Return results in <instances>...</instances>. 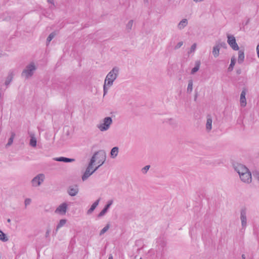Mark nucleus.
Instances as JSON below:
<instances>
[{
	"instance_id": "f257e3e1",
	"label": "nucleus",
	"mask_w": 259,
	"mask_h": 259,
	"mask_svg": "<svg viewBox=\"0 0 259 259\" xmlns=\"http://www.w3.org/2000/svg\"><path fill=\"white\" fill-rule=\"evenodd\" d=\"M119 68L114 67L107 75L104 82L107 83L108 87H110L113 81L116 79L119 73Z\"/></svg>"
},
{
	"instance_id": "f03ea898",
	"label": "nucleus",
	"mask_w": 259,
	"mask_h": 259,
	"mask_svg": "<svg viewBox=\"0 0 259 259\" xmlns=\"http://www.w3.org/2000/svg\"><path fill=\"white\" fill-rule=\"evenodd\" d=\"M106 154L104 150H99L96 152L92 157L91 160L94 159V163L96 160H98V163L100 165L104 164L106 160Z\"/></svg>"
},
{
	"instance_id": "7ed1b4c3",
	"label": "nucleus",
	"mask_w": 259,
	"mask_h": 259,
	"mask_svg": "<svg viewBox=\"0 0 259 259\" xmlns=\"http://www.w3.org/2000/svg\"><path fill=\"white\" fill-rule=\"evenodd\" d=\"M36 67L33 63H31L27 65L25 68L23 70L21 76L24 77L25 79H28L31 77L36 70Z\"/></svg>"
},
{
	"instance_id": "20e7f679",
	"label": "nucleus",
	"mask_w": 259,
	"mask_h": 259,
	"mask_svg": "<svg viewBox=\"0 0 259 259\" xmlns=\"http://www.w3.org/2000/svg\"><path fill=\"white\" fill-rule=\"evenodd\" d=\"M112 123V119L111 117H106L103 119V123L98 124L97 127L101 132H104L109 129Z\"/></svg>"
},
{
	"instance_id": "39448f33",
	"label": "nucleus",
	"mask_w": 259,
	"mask_h": 259,
	"mask_svg": "<svg viewBox=\"0 0 259 259\" xmlns=\"http://www.w3.org/2000/svg\"><path fill=\"white\" fill-rule=\"evenodd\" d=\"M45 179V175L39 174L34 177L31 181L32 186L37 187L39 186L44 182Z\"/></svg>"
},
{
	"instance_id": "423d86ee",
	"label": "nucleus",
	"mask_w": 259,
	"mask_h": 259,
	"mask_svg": "<svg viewBox=\"0 0 259 259\" xmlns=\"http://www.w3.org/2000/svg\"><path fill=\"white\" fill-rule=\"evenodd\" d=\"M227 42L230 46L235 51H238L239 48L236 42V39L233 35L228 34L227 35Z\"/></svg>"
},
{
	"instance_id": "0eeeda50",
	"label": "nucleus",
	"mask_w": 259,
	"mask_h": 259,
	"mask_svg": "<svg viewBox=\"0 0 259 259\" xmlns=\"http://www.w3.org/2000/svg\"><path fill=\"white\" fill-rule=\"evenodd\" d=\"M94 159L91 160L90 162L85 171L83 175L82 176V181L86 180L91 175H92L94 172L93 171H91V169L93 167V165L94 164Z\"/></svg>"
},
{
	"instance_id": "6e6552de",
	"label": "nucleus",
	"mask_w": 259,
	"mask_h": 259,
	"mask_svg": "<svg viewBox=\"0 0 259 259\" xmlns=\"http://www.w3.org/2000/svg\"><path fill=\"white\" fill-rule=\"evenodd\" d=\"M235 169L239 174V176H241L242 174L243 175L244 174L250 172L249 169L245 166L240 164L237 165L235 167Z\"/></svg>"
},
{
	"instance_id": "1a4fd4ad",
	"label": "nucleus",
	"mask_w": 259,
	"mask_h": 259,
	"mask_svg": "<svg viewBox=\"0 0 259 259\" xmlns=\"http://www.w3.org/2000/svg\"><path fill=\"white\" fill-rule=\"evenodd\" d=\"M79 192L78 187L76 185L70 186L67 190L68 194L71 196H76Z\"/></svg>"
},
{
	"instance_id": "9d476101",
	"label": "nucleus",
	"mask_w": 259,
	"mask_h": 259,
	"mask_svg": "<svg viewBox=\"0 0 259 259\" xmlns=\"http://www.w3.org/2000/svg\"><path fill=\"white\" fill-rule=\"evenodd\" d=\"M240 219L242 228H245L247 225L246 210L245 208H242L241 210Z\"/></svg>"
},
{
	"instance_id": "9b49d317",
	"label": "nucleus",
	"mask_w": 259,
	"mask_h": 259,
	"mask_svg": "<svg viewBox=\"0 0 259 259\" xmlns=\"http://www.w3.org/2000/svg\"><path fill=\"white\" fill-rule=\"evenodd\" d=\"M67 205L66 203L60 204L55 210V213L61 214H65L66 212Z\"/></svg>"
},
{
	"instance_id": "f8f14e48",
	"label": "nucleus",
	"mask_w": 259,
	"mask_h": 259,
	"mask_svg": "<svg viewBox=\"0 0 259 259\" xmlns=\"http://www.w3.org/2000/svg\"><path fill=\"white\" fill-rule=\"evenodd\" d=\"M240 178L242 182L249 184L251 182V174L249 172L243 175L242 174L241 176H240Z\"/></svg>"
},
{
	"instance_id": "ddd939ff",
	"label": "nucleus",
	"mask_w": 259,
	"mask_h": 259,
	"mask_svg": "<svg viewBox=\"0 0 259 259\" xmlns=\"http://www.w3.org/2000/svg\"><path fill=\"white\" fill-rule=\"evenodd\" d=\"M246 94V90L245 89H243V90L241 92V95H240V105L242 107H245L246 105V100L245 98V95Z\"/></svg>"
},
{
	"instance_id": "4468645a",
	"label": "nucleus",
	"mask_w": 259,
	"mask_h": 259,
	"mask_svg": "<svg viewBox=\"0 0 259 259\" xmlns=\"http://www.w3.org/2000/svg\"><path fill=\"white\" fill-rule=\"evenodd\" d=\"M113 203L112 200H110L108 202V203L105 205L104 208L102 209V210L98 214V217H101L105 215V214L107 212L108 209L110 207V206Z\"/></svg>"
},
{
	"instance_id": "2eb2a0df",
	"label": "nucleus",
	"mask_w": 259,
	"mask_h": 259,
	"mask_svg": "<svg viewBox=\"0 0 259 259\" xmlns=\"http://www.w3.org/2000/svg\"><path fill=\"white\" fill-rule=\"evenodd\" d=\"M212 120L210 115H207L206 123V130L207 132H210L212 129Z\"/></svg>"
},
{
	"instance_id": "dca6fc26",
	"label": "nucleus",
	"mask_w": 259,
	"mask_h": 259,
	"mask_svg": "<svg viewBox=\"0 0 259 259\" xmlns=\"http://www.w3.org/2000/svg\"><path fill=\"white\" fill-rule=\"evenodd\" d=\"M54 160L57 161L64 162H72L75 161V159L69 158L64 157H60L54 158Z\"/></svg>"
},
{
	"instance_id": "f3484780",
	"label": "nucleus",
	"mask_w": 259,
	"mask_h": 259,
	"mask_svg": "<svg viewBox=\"0 0 259 259\" xmlns=\"http://www.w3.org/2000/svg\"><path fill=\"white\" fill-rule=\"evenodd\" d=\"M100 201V198H99L95 202H94V203L92 205L90 208L87 211L88 214H90L93 212V211L95 209V208L98 205Z\"/></svg>"
},
{
	"instance_id": "a211bd4d",
	"label": "nucleus",
	"mask_w": 259,
	"mask_h": 259,
	"mask_svg": "<svg viewBox=\"0 0 259 259\" xmlns=\"http://www.w3.org/2000/svg\"><path fill=\"white\" fill-rule=\"evenodd\" d=\"M188 24V20L187 19H182L178 24V28L180 30H182Z\"/></svg>"
},
{
	"instance_id": "6ab92c4d",
	"label": "nucleus",
	"mask_w": 259,
	"mask_h": 259,
	"mask_svg": "<svg viewBox=\"0 0 259 259\" xmlns=\"http://www.w3.org/2000/svg\"><path fill=\"white\" fill-rule=\"evenodd\" d=\"M14 76V73L13 71L10 70L8 73V75L6 78V81H5V84L6 85H9L10 82L12 81L13 78Z\"/></svg>"
},
{
	"instance_id": "aec40b11",
	"label": "nucleus",
	"mask_w": 259,
	"mask_h": 259,
	"mask_svg": "<svg viewBox=\"0 0 259 259\" xmlns=\"http://www.w3.org/2000/svg\"><path fill=\"white\" fill-rule=\"evenodd\" d=\"M118 148L117 147H113L110 152V156L112 158H115L118 153Z\"/></svg>"
},
{
	"instance_id": "412c9836",
	"label": "nucleus",
	"mask_w": 259,
	"mask_h": 259,
	"mask_svg": "<svg viewBox=\"0 0 259 259\" xmlns=\"http://www.w3.org/2000/svg\"><path fill=\"white\" fill-rule=\"evenodd\" d=\"M200 66V61H196L195 63V67L192 68L191 73L194 74L196 73L199 69Z\"/></svg>"
},
{
	"instance_id": "4be33fe9",
	"label": "nucleus",
	"mask_w": 259,
	"mask_h": 259,
	"mask_svg": "<svg viewBox=\"0 0 259 259\" xmlns=\"http://www.w3.org/2000/svg\"><path fill=\"white\" fill-rule=\"evenodd\" d=\"M244 59V52L242 50H239L238 52V63L239 64H241Z\"/></svg>"
},
{
	"instance_id": "5701e85b",
	"label": "nucleus",
	"mask_w": 259,
	"mask_h": 259,
	"mask_svg": "<svg viewBox=\"0 0 259 259\" xmlns=\"http://www.w3.org/2000/svg\"><path fill=\"white\" fill-rule=\"evenodd\" d=\"M220 50V49L219 48V46H217V45H215L213 47V50H212V54H213V56L215 58H217V57H218L219 56Z\"/></svg>"
},
{
	"instance_id": "b1692460",
	"label": "nucleus",
	"mask_w": 259,
	"mask_h": 259,
	"mask_svg": "<svg viewBox=\"0 0 259 259\" xmlns=\"http://www.w3.org/2000/svg\"><path fill=\"white\" fill-rule=\"evenodd\" d=\"M15 137V134L14 132H11V137L9 139L8 142L6 145L7 148L10 146L12 144Z\"/></svg>"
},
{
	"instance_id": "393cba45",
	"label": "nucleus",
	"mask_w": 259,
	"mask_h": 259,
	"mask_svg": "<svg viewBox=\"0 0 259 259\" xmlns=\"http://www.w3.org/2000/svg\"><path fill=\"white\" fill-rule=\"evenodd\" d=\"M9 239L5 233H4L2 230H0V240L3 242H7Z\"/></svg>"
},
{
	"instance_id": "a878e982",
	"label": "nucleus",
	"mask_w": 259,
	"mask_h": 259,
	"mask_svg": "<svg viewBox=\"0 0 259 259\" xmlns=\"http://www.w3.org/2000/svg\"><path fill=\"white\" fill-rule=\"evenodd\" d=\"M236 63V59L235 57H232L231 60V63L229 65V67L228 68V71H231L233 70L234 66Z\"/></svg>"
},
{
	"instance_id": "bb28decb",
	"label": "nucleus",
	"mask_w": 259,
	"mask_h": 259,
	"mask_svg": "<svg viewBox=\"0 0 259 259\" xmlns=\"http://www.w3.org/2000/svg\"><path fill=\"white\" fill-rule=\"evenodd\" d=\"M36 139L35 137L33 135H31V139L30 141V145L32 147H35L36 146Z\"/></svg>"
},
{
	"instance_id": "cd10ccee",
	"label": "nucleus",
	"mask_w": 259,
	"mask_h": 259,
	"mask_svg": "<svg viewBox=\"0 0 259 259\" xmlns=\"http://www.w3.org/2000/svg\"><path fill=\"white\" fill-rule=\"evenodd\" d=\"M66 223V220H65V219L61 220L57 226L56 231H57L59 229H60L61 227L63 226Z\"/></svg>"
},
{
	"instance_id": "c85d7f7f",
	"label": "nucleus",
	"mask_w": 259,
	"mask_h": 259,
	"mask_svg": "<svg viewBox=\"0 0 259 259\" xmlns=\"http://www.w3.org/2000/svg\"><path fill=\"white\" fill-rule=\"evenodd\" d=\"M55 35H56L55 32H53L48 36V37L47 38V45L52 40V39L55 37Z\"/></svg>"
},
{
	"instance_id": "c756f323",
	"label": "nucleus",
	"mask_w": 259,
	"mask_h": 259,
	"mask_svg": "<svg viewBox=\"0 0 259 259\" xmlns=\"http://www.w3.org/2000/svg\"><path fill=\"white\" fill-rule=\"evenodd\" d=\"M110 228V225L107 224L105 227H104L100 231V235L101 236L104 234L105 232H106Z\"/></svg>"
},
{
	"instance_id": "7c9ffc66",
	"label": "nucleus",
	"mask_w": 259,
	"mask_h": 259,
	"mask_svg": "<svg viewBox=\"0 0 259 259\" xmlns=\"http://www.w3.org/2000/svg\"><path fill=\"white\" fill-rule=\"evenodd\" d=\"M193 89V81L192 80H190L189 81L188 88H187V92L191 93Z\"/></svg>"
},
{
	"instance_id": "2f4dec72",
	"label": "nucleus",
	"mask_w": 259,
	"mask_h": 259,
	"mask_svg": "<svg viewBox=\"0 0 259 259\" xmlns=\"http://www.w3.org/2000/svg\"><path fill=\"white\" fill-rule=\"evenodd\" d=\"M133 24V20H130L126 24V28L128 31L132 29Z\"/></svg>"
},
{
	"instance_id": "473e14b6",
	"label": "nucleus",
	"mask_w": 259,
	"mask_h": 259,
	"mask_svg": "<svg viewBox=\"0 0 259 259\" xmlns=\"http://www.w3.org/2000/svg\"><path fill=\"white\" fill-rule=\"evenodd\" d=\"M217 46H219V48L221 49V48L224 49H226L227 48V44L225 42H221L217 44H216Z\"/></svg>"
},
{
	"instance_id": "72a5a7b5",
	"label": "nucleus",
	"mask_w": 259,
	"mask_h": 259,
	"mask_svg": "<svg viewBox=\"0 0 259 259\" xmlns=\"http://www.w3.org/2000/svg\"><path fill=\"white\" fill-rule=\"evenodd\" d=\"M253 176L259 181V171L254 170L252 171Z\"/></svg>"
},
{
	"instance_id": "f704fd0d",
	"label": "nucleus",
	"mask_w": 259,
	"mask_h": 259,
	"mask_svg": "<svg viewBox=\"0 0 259 259\" xmlns=\"http://www.w3.org/2000/svg\"><path fill=\"white\" fill-rule=\"evenodd\" d=\"M196 46L197 45L196 43L193 44L191 47L190 50L189 52H188V53L190 54L194 52L196 50Z\"/></svg>"
},
{
	"instance_id": "c9c22d12",
	"label": "nucleus",
	"mask_w": 259,
	"mask_h": 259,
	"mask_svg": "<svg viewBox=\"0 0 259 259\" xmlns=\"http://www.w3.org/2000/svg\"><path fill=\"white\" fill-rule=\"evenodd\" d=\"M109 88V87H108L107 85V83L106 82H104V87H103L104 96H105L107 94Z\"/></svg>"
},
{
	"instance_id": "e433bc0d",
	"label": "nucleus",
	"mask_w": 259,
	"mask_h": 259,
	"mask_svg": "<svg viewBox=\"0 0 259 259\" xmlns=\"http://www.w3.org/2000/svg\"><path fill=\"white\" fill-rule=\"evenodd\" d=\"M150 165H146L142 169V171L143 174H146L150 168Z\"/></svg>"
},
{
	"instance_id": "4c0bfd02",
	"label": "nucleus",
	"mask_w": 259,
	"mask_h": 259,
	"mask_svg": "<svg viewBox=\"0 0 259 259\" xmlns=\"http://www.w3.org/2000/svg\"><path fill=\"white\" fill-rule=\"evenodd\" d=\"M183 45V41H180L179 42H178L175 47V50H177L179 48H180Z\"/></svg>"
},
{
	"instance_id": "58836bf2",
	"label": "nucleus",
	"mask_w": 259,
	"mask_h": 259,
	"mask_svg": "<svg viewBox=\"0 0 259 259\" xmlns=\"http://www.w3.org/2000/svg\"><path fill=\"white\" fill-rule=\"evenodd\" d=\"M31 200L30 198H26L24 201L25 207H26L27 205H29L31 203Z\"/></svg>"
},
{
	"instance_id": "ea45409f",
	"label": "nucleus",
	"mask_w": 259,
	"mask_h": 259,
	"mask_svg": "<svg viewBox=\"0 0 259 259\" xmlns=\"http://www.w3.org/2000/svg\"><path fill=\"white\" fill-rule=\"evenodd\" d=\"M47 2H48L49 3H50V4H53V5L54 6H55V5H54V0H47Z\"/></svg>"
},
{
	"instance_id": "a19ab883",
	"label": "nucleus",
	"mask_w": 259,
	"mask_h": 259,
	"mask_svg": "<svg viewBox=\"0 0 259 259\" xmlns=\"http://www.w3.org/2000/svg\"><path fill=\"white\" fill-rule=\"evenodd\" d=\"M236 73L237 74H240L241 73V70L240 69L237 70Z\"/></svg>"
},
{
	"instance_id": "79ce46f5",
	"label": "nucleus",
	"mask_w": 259,
	"mask_h": 259,
	"mask_svg": "<svg viewBox=\"0 0 259 259\" xmlns=\"http://www.w3.org/2000/svg\"><path fill=\"white\" fill-rule=\"evenodd\" d=\"M50 230H47L46 233V237H47L49 235V234H50Z\"/></svg>"
},
{
	"instance_id": "37998d69",
	"label": "nucleus",
	"mask_w": 259,
	"mask_h": 259,
	"mask_svg": "<svg viewBox=\"0 0 259 259\" xmlns=\"http://www.w3.org/2000/svg\"><path fill=\"white\" fill-rule=\"evenodd\" d=\"M100 166H101V165H100V164H99L98 166H97V167H96V168H95L93 170V172H94L95 171H96V170H97L99 168V167H100Z\"/></svg>"
},
{
	"instance_id": "c03bdc74",
	"label": "nucleus",
	"mask_w": 259,
	"mask_h": 259,
	"mask_svg": "<svg viewBox=\"0 0 259 259\" xmlns=\"http://www.w3.org/2000/svg\"><path fill=\"white\" fill-rule=\"evenodd\" d=\"M242 259H245V255L244 254H242L241 255Z\"/></svg>"
},
{
	"instance_id": "a18cd8bd",
	"label": "nucleus",
	"mask_w": 259,
	"mask_h": 259,
	"mask_svg": "<svg viewBox=\"0 0 259 259\" xmlns=\"http://www.w3.org/2000/svg\"><path fill=\"white\" fill-rule=\"evenodd\" d=\"M108 259H113L112 254H110Z\"/></svg>"
},
{
	"instance_id": "49530a36",
	"label": "nucleus",
	"mask_w": 259,
	"mask_h": 259,
	"mask_svg": "<svg viewBox=\"0 0 259 259\" xmlns=\"http://www.w3.org/2000/svg\"><path fill=\"white\" fill-rule=\"evenodd\" d=\"M7 222H8V223H10V222H11V219H8L7 220Z\"/></svg>"
},
{
	"instance_id": "de8ad7c7",
	"label": "nucleus",
	"mask_w": 259,
	"mask_h": 259,
	"mask_svg": "<svg viewBox=\"0 0 259 259\" xmlns=\"http://www.w3.org/2000/svg\"><path fill=\"white\" fill-rule=\"evenodd\" d=\"M2 56V54H0V57H1Z\"/></svg>"
},
{
	"instance_id": "09e8293b",
	"label": "nucleus",
	"mask_w": 259,
	"mask_h": 259,
	"mask_svg": "<svg viewBox=\"0 0 259 259\" xmlns=\"http://www.w3.org/2000/svg\"><path fill=\"white\" fill-rule=\"evenodd\" d=\"M140 259H142V257H140Z\"/></svg>"
}]
</instances>
